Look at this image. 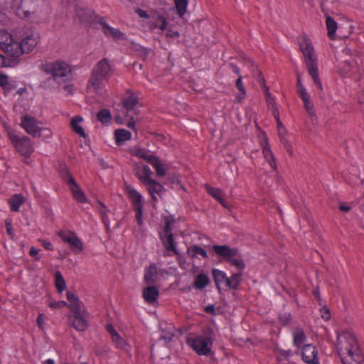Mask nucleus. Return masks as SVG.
<instances>
[{"mask_svg": "<svg viewBox=\"0 0 364 364\" xmlns=\"http://www.w3.org/2000/svg\"><path fill=\"white\" fill-rule=\"evenodd\" d=\"M97 118L102 124H108L111 122L112 116L109 110L103 109L97 113Z\"/></svg>", "mask_w": 364, "mask_h": 364, "instance_id": "42", "label": "nucleus"}, {"mask_svg": "<svg viewBox=\"0 0 364 364\" xmlns=\"http://www.w3.org/2000/svg\"><path fill=\"white\" fill-rule=\"evenodd\" d=\"M38 250L34 247H31L29 250V255L33 257L36 260H39L40 257L38 256Z\"/></svg>", "mask_w": 364, "mask_h": 364, "instance_id": "56", "label": "nucleus"}, {"mask_svg": "<svg viewBox=\"0 0 364 364\" xmlns=\"http://www.w3.org/2000/svg\"><path fill=\"white\" fill-rule=\"evenodd\" d=\"M0 48L14 59L18 58L17 41L5 29H0Z\"/></svg>", "mask_w": 364, "mask_h": 364, "instance_id": "12", "label": "nucleus"}, {"mask_svg": "<svg viewBox=\"0 0 364 364\" xmlns=\"http://www.w3.org/2000/svg\"><path fill=\"white\" fill-rule=\"evenodd\" d=\"M5 227L8 235L13 237L14 232L12 230V220L11 219H6L5 220Z\"/></svg>", "mask_w": 364, "mask_h": 364, "instance_id": "51", "label": "nucleus"}, {"mask_svg": "<svg viewBox=\"0 0 364 364\" xmlns=\"http://www.w3.org/2000/svg\"><path fill=\"white\" fill-rule=\"evenodd\" d=\"M166 37L168 38H178L180 36V33L176 31L171 29H168L166 33Z\"/></svg>", "mask_w": 364, "mask_h": 364, "instance_id": "57", "label": "nucleus"}, {"mask_svg": "<svg viewBox=\"0 0 364 364\" xmlns=\"http://www.w3.org/2000/svg\"><path fill=\"white\" fill-rule=\"evenodd\" d=\"M41 70L47 74H51L55 80L60 79L63 81L69 80L72 73L70 65L61 60L46 63L41 65Z\"/></svg>", "mask_w": 364, "mask_h": 364, "instance_id": "7", "label": "nucleus"}, {"mask_svg": "<svg viewBox=\"0 0 364 364\" xmlns=\"http://www.w3.org/2000/svg\"><path fill=\"white\" fill-rule=\"evenodd\" d=\"M291 319V316L289 313L284 312L279 314V321L282 325H287Z\"/></svg>", "mask_w": 364, "mask_h": 364, "instance_id": "45", "label": "nucleus"}, {"mask_svg": "<svg viewBox=\"0 0 364 364\" xmlns=\"http://www.w3.org/2000/svg\"><path fill=\"white\" fill-rule=\"evenodd\" d=\"M48 306L52 309H61L65 306H68L69 308V302L68 303L65 301H53L49 303Z\"/></svg>", "mask_w": 364, "mask_h": 364, "instance_id": "44", "label": "nucleus"}, {"mask_svg": "<svg viewBox=\"0 0 364 364\" xmlns=\"http://www.w3.org/2000/svg\"><path fill=\"white\" fill-rule=\"evenodd\" d=\"M242 281V272L233 273L230 277H228L226 282L227 288L236 289Z\"/></svg>", "mask_w": 364, "mask_h": 364, "instance_id": "31", "label": "nucleus"}, {"mask_svg": "<svg viewBox=\"0 0 364 364\" xmlns=\"http://www.w3.org/2000/svg\"><path fill=\"white\" fill-rule=\"evenodd\" d=\"M112 73L111 65L107 59L103 58L94 67L87 83V89L102 97H105L107 90L105 84Z\"/></svg>", "mask_w": 364, "mask_h": 364, "instance_id": "2", "label": "nucleus"}, {"mask_svg": "<svg viewBox=\"0 0 364 364\" xmlns=\"http://www.w3.org/2000/svg\"><path fill=\"white\" fill-rule=\"evenodd\" d=\"M13 65L12 61L6 59V58L0 54V68L11 67Z\"/></svg>", "mask_w": 364, "mask_h": 364, "instance_id": "50", "label": "nucleus"}, {"mask_svg": "<svg viewBox=\"0 0 364 364\" xmlns=\"http://www.w3.org/2000/svg\"><path fill=\"white\" fill-rule=\"evenodd\" d=\"M160 238L166 250L164 256H171L170 252H172L175 255H178V251L176 249V242L174 241L173 235H168V236H160Z\"/></svg>", "mask_w": 364, "mask_h": 364, "instance_id": "20", "label": "nucleus"}, {"mask_svg": "<svg viewBox=\"0 0 364 364\" xmlns=\"http://www.w3.org/2000/svg\"><path fill=\"white\" fill-rule=\"evenodd\" d=\"M297 94L299 97L302 100L304 104L309 103L310 100V95L307 92L306 88L301 83L300 77L297 78Z\"/></svg>", "mask_w": 364, "mask_h": 364, "instance_id": "35", "label": "nucleus"}, {"mask_svg": "<svg viewBox=\"0 0 364 364\" xmlns=\"http://www.w3.org/2000/svg\"><path fill=\"white\" fill-rule=\"evenodd\" d=\"M136 175L144 185L152 179V171L147 165L138 166L136 168Z\"/></svg>", "mask_w": 364, "mask_h": 364, "instance_id": "23", "label": "nucleus"}, {"mask_svg": "<svg viewBox=\"0 0 364 364\" xmlns=\"http://www.w3.org/2000/svg\"><path fill=\"white\" fill-rule=\"evenodd\" d=\"M112 341L115 348L128 352L129 346L126 341L119 334L115 335V336L112 338Z\"/></svg>", "mask_w": 364, "mask_h": 364, "instance_id": "41", "label": "nucleus"}, {"mask_svg": "<svg viewBox=\"0 0 364 364\" xmlns=\"http://www.w3.org/2000/svg\"><path fill=\"white\" fill-rule=\"evenodd\" d=\"M304 106L310 117V120L311 123L314 124H316L317 117L315 114L314 104L311 102V100H309V103H307V105L304 104Z\"/></svg>", "mask_w": 364, "mask_h": 364, "instance_id": "43", "label": "nucleus"}, {"mask_svg": "<svg viewBox=\"0 0 364 364\" xmlns=\"http://www.w3.org/2000/svg\"><path fill=\"white\" fill-rule=\"evenodd\" d=\"M157 267L155 263H151L144 270V282L148 284H153L156 282L157 279Z\"/></svg>", "mask_w": 364, "mask_h": 364, "instance_id": "25", "label": "nucleus"}, {"mask_svg": "<svg viewBox=\"0 0 364 364\" xmlns=\"http://www.w3.org/2000/svg\"><path fill=\"white\" fill-rule=\"evenodd\" d=\"M9 81V77L6 74L0 73V87L4 86Z\"/></svg>", "mask_w": 364, "mask_h": 364, "instance_id": "59", "label": "nucleus"}, {"mask_svg": "<svg viewBox=\"0 0 364 364\" xmlns=\"http://www.w3.org/2000/svg\"><path fill=\"white\" fill-rule=\"evenodd\" d=\"M125 193L135 211L136 223L141 227L143 225L144 198L137 190L132 186H127Z\"/></svg>", "mask_w": 364, "mask_h": 364, "instance_id": "10", "label": "nucleus"}, {"mask_svg": "<svg viewBox=\"0 0 364 364\" xmlns=\"http://www.w3.org/2000/svg\"><path fill=\"white\" fill-rule=\"evenodd\" d=\"M144 186L146 187L150 194H159L163 189L161 184L154 179H151L149 183L147 182L145 183Z\"/></svg>", "mask_w": 364, "mask_h": 364, "instance_id": "39", "label": "nucleus"}, {"mask_svg": "<svg viewBox=\"0 0 364 364\" xmlns=\"http://www.w3.org/2000/svg\"><path fill=\"white\" fill-rule=\"evenodd\" d=\"M105 328L107 331L110 334L112 338H114L115 335L119 334L112 324H107Z\"/></svg>", "mask_w": 364, "mask_h": 364, "instance_id": "54", "label": "nucleus"}, {"mask_svg": "<svg viewBox=\"0 0 364 364\" xmlns=\"http://www.w3.org/2000/svg\"><path fill=\"white\" fill-rule=\"evenodd\" d=\"M61 176L63 180L69 186V188L73 194V198L80 203H87V198L84 193L80 188L74 178L68 169L62 171Z\"/></svg>", "mask_w": 364, "mask_h": 364, "instance_id": "14", "label": "nucleus"}, {"mask_svg": "<svg viewBox=\"0 0 364 364\" xmlns=\"http://www.w3.org/2000/svg\"><path fill=\"white\" fill-rule=\"evenodd\" d=\"M187 343L198 355H209L213 346V341L208 335H198L188 338Z\"/></svg>", "mask_w": 364, "mask_h": 364, "instance_id": "9", "label": "nucleus"}, {"mask_svg": "<svg viewBox=\"0 0 364 364\" xmlns=\"http://www.w3.org/2000/svg\"><path fill=\"white\" fill-rule=\"evenodd\" d=\"M8 21L9 20H8V17H7L6 14L0 11V23L6 24Z\"/></svg>", "mask_w": 364, "mask_h": 364, "instance_id": "63", "label": "nucleus"}, {"mask_svg": "<svg viewBox=\"0 0 364 364\" xmlns=\"http://www.w3.org/2000/svg\"><path fill=\"white\" fill-rule=\"evenodd\" d=\"M96 208L98 210L101 216L108 214V212H109L108 209L105 205V204L100 201L97 202Z\"/></svg>", "mask_w": 364, "mask_h": 364, "instance_id": "47", "label": "nucleus"}, {"mask_svg": "<svg viewBox=\"0 0 364 364\" xmlns=\"http://www.w3.org/2000/svg\"><path fill=\"white\" fill-rule=\"evenodd\" d=\"M55 286L58 293H62L66 289L65 281L60 271L55 272L54 274Z\"/></svg>", "mask_w": 364, "mask_h": 364, "instance_id": "38", "label": "nucleus"}, {"mask_svg": "<svg viewBox=\"0 0 364 364\" xmlns=\"http://www.w3.org/2000/svg\"><path fill=\"white\" fill-rule=\"evenodd\" d=\"M66 296L69 301V319L72 326L78 331H85L88 327L89 312L82 301L74 293L67 291Z\"/></svg>", "mask_w": 364, "mask_h": 364, "instance_id": "3", "label": "nucleus"}, {"mask_svg": "<svg viewBox=\"0 0 364 364\" xmlns=\"http://www.w3.org/2000/svg\"><path fill=\"white\" fill-rule=\"evenodd\" d=\"M164 232V234L161 235V236H168V235H173L171 233L170 224L168 222L165 224Z\"/></svg>", "mask_w": 364, "mask_h": 364, "instance_id": "61", "label": "nucleus"}, {"mask_svg": "<svg viewBox=\"0 0 364 364\" xmlns=\"http://www.w3.org/2000/svg\"><path fill=\"white\" fill-rule=\"evenodd\" d=\"M159 295V289L156 286H149L143 290V298L148 304H153Z\"/></svg>", "mask_w": 364, "mask_h": 364, "instance_id": "24", "label": "nucleus"}, {"mask_svg": "<svg viewBox=\"0 0 364 364\" xmlns=\"http://www.w3.org/2000/svg\"><path fill=\"white\" fill-rule=\"evenodd\" d=\"M237 88L240 92H245V88L242 84V76L239 75L235 84Z\"/></svg>", "mask_w": 364, "mask_h": 364, "instance_id": "55", "label": "nucleus"}, {"mask_svg": "<svg viewBox=\"0 0 364 364\" xmlns=\"http://www.w3.org/2000/svg\"><path fill=\"white\" fill-rule=\"evenodd\" d=\"M134 114H130V115L129 116L130 117V119H129V121L127 124V126L132 129H135V122L134 120Z\"/></svg>", "mask_w": 364, "mask_h": 364, "instance_id": "60", "label": "nucleus"}, {"mask_svg": "<svg viewBox=\"0 0 364 364\" xmlns=\"http://www.w3.org/2000/svg\"><path fill=\"white\" fill-rule=\"evenodd\" d=\"M37 325L40 329L43 330L44 328V322H45V315L43 314H39L37 318Z\"/></svg>", "mask_w": 364, "mask_h": 364, "instance_id": "52", "label": "nucleus"}, {"mask_svg": "<svg viewBox=\"0 0 364 364\" xmlns=\"http://www.w3.org/2000/svg\"><path fill=\"white\" fill-rule=\"evenodd\" d=\"M150 164L155 169L158 176L162 177L166 175L168 166L159 157L156 156L152 161H150Z\"/></svg>", "mask_w": 364, "mask_h": 364, "instance_id": "27", "label": "nucleus"}, {"mask_svg": "<svg viewBox=\"0 0 364 364\" xmlns=\"http://www.w3.org/2000/svg\"><path fill=\"white\" fill-rule=\"evenodd\" d=\"M265 89H266L265 97H266V101H267V105L269 107H274L275 103H274V97L271 95V94L269 93L268 88L267 87H265Z\"/></svg>", "mask_w": 364, "mask_h": 364, "instance_id": "48", "label": "nucleus"}, {"mask_svg": "<svg viewBox=\"0 0 364 364\" xmlns=\"http://www.w3.org/2000/svg\"><path fill=\"white\" fill-rule=\"evenodd\" d=\"M16 87V85L11 82L8 81L6 82V85L4 86H2L1 88L3 89L4 95H8L11 93L12 90H14Z\"/></svg>", "mask_w": 364, "mask_h": 364, "instance_id": "46", "label": "nucleus"}, {"mask_svg": "<svg viewBox=\"0 0 364 364\" xmlns=\"http://www.w3.org/2000/svg\"><path fill=\"white\" fill-rule=\"evenodd\" d=\"M212 248L217 255L229 262L239 272H242L245 269V263L237 249L231 248L225 245H214Z\"/></svg>", "mask_w": 364, "mask_h": 364, "instance_id": "6", "label": "nucleus"}, {"mask_svg": "<svg viewBox=\"0 0 364 364\" xmlns=\"http://www.w3.org/2000/svg\"><path fill=\"white\" fill-rule=\"evenodd\" d=\"M57 235L64 242L69 244L74 253L79 254L82 251L83 243L73 231L63 230L58 231Z\"/></svg>", "mask_w": 364, "mask_h": 364, "instance_id": "15", "label": "nucleus"}, {"mask_svg": "<svg viewBox=\"0 0 364 364\" xmlns=\"http://www.w3.org/2000/svg\"><path fill=\"white\" fill-rule=\"evenodd\" d=\"M277 132H278V134L280 138L281 142L283 144L287 151L290 155H292L293 154L292 146L285 136L286 129H285L284 126L283 125L282 121L277 122Z\"/></svg>", "mask_w": 364, "mask_h": 364, "instance_id": "26", "label": "nucleus"}, {"mask_svg": "<svg viewBox=\"0 0 364 364\" xmlns=\"http://www.w3.org/2000/svg\"><path fill=\"white\" fill-rule=\"evenodd\" d=\"M82 23L88 25L93 21L97 22L101 26V29L107 37H111L114 41H119L124 38V34L119 29L114 28L107 24L105 18L95 15L92 11L80 9L76 14Z\"/></svg>", "mask_w": 364, "mask_h": 364, "instance_id": "5", "label": "nucleus"}, {"mask_svg": "<svg viewBox=\"0 0 364 364\" xmlns=\"http://www.w3.org/2000/svg\"><path fill=\"white\" fill-rule=\"evenodd\" d=\"M302 360L308 364H319L318 350L311 345H305L302 350Z\"/></svg>", "mask_w": 364, "mask_h": 364, "instance_id": "19", "label": "nucleus"}, {"mask_svg": "<svg viewBox=\"0 0 364 364\" xmlns=\"http://www.w3.org/2000/svg\"><path fill=\"white\" fill-rule=\"evenodd\" d=\"M82 121V117L80 116H75L74 117L71 122H70V126L73 129V130L80 136L82 137H85V133L84 132V129L81 126L79 125L80 122Z\"/></svg>", "mask_w": 364, "mask_h": 364, "instance_id": "37", "label": "nucleus"}, {"mask_svg": "<svg viewBox=\"0 0 364 364\" xmlns=\"http://www.w3.org/2000/svg\"><path fill=\"white\" fill-rule=\"evenodd\" d=\"M326 25L328 30V36L333 39L337 30V23L330 16L326 19Z\"/></svg>", "mask_w": 364, "mask_h": 364, "instance_id": "40", "label": "nucleus"}, {"mask_svg": "<svg viewBox=\"0 0 364 364\" xmlns=\"http://www.w3.org/2000/svg\"><path fill=\"white\" fill-rule=\"evenodd\" d=\"M101 218H102V221L103 224L105 225V226L106 227V228L107 230H109V229L110 223H109V217H108V214H106L105 215L101 216Z\"/></svg>", "mask_w": 364, "mask_h": 364, "instance_id": "62", "label": "nucleus"}, {"mask_svg": "<svg viewBox=\"0 0 364 364\" xmlns=\"http://www.w3.org/2000/svg\"><path fill=\"white\" fill-rule=\"evenodd\" d=\"M306 341V336L301 328H296L293 333V344L299 348Z\"/></svg>", "mask_w": 364, "mask_h": 364, "instance_id": "32", "label": "nucleus"}, {"mask_svg": "<svg viewBox=\"0 0 364 364\" xmlns=\"http://www.w3.org/2000/svg\"><path fill=\"white\" fill-rule=\"evenodd\" d=\"M178 16L183 18L187 11L188 0H173Z\"/></svg>", "mask_w": 364, "mask_h": 364, "instance_id": "36", "label": "nucleus"}, {"mask_svg": "<svg viewBox=\"0 0 364 364\" xmlns=\"http://www.w3.org/2000/svg\"><path fill=\"white\" fill-rule=\"evenodd\" d=\"M187 254L188 257L193 258L196 257L198 255H200L203 258L208 257L205 250L196 245L189 247L187 250Z\"/></svg>", "mask_w": 364, "mask_h": 364, "instance_id": "33", "label": "nucleus"}, {"mask_svg": "<svg viewBox=\"0 0 364 364\" xmlns=\"http://www.w3.org/2000/svg\"><path fill=\"white\" fill-rule=\"evenodd\" d=\"M21 127L30 135L36 136L40 134L41 130L38 122L33 117L26 115L23 117Z\"/></svg>", "mask_w": 364, "mask_h": 364, "instance_id": "17", "label": "nucleus"}, {"mask_svg": "<svg viewBox=\"0 0 364 364\" xmlns=\"http://www.w3.org/2000/svg\"><path fill=\"white\" fill-rule=\"evenodd\" d=\"M212 273L218 290L227 288L226 282H228V277L226 273L218 269H213Z\"/></svg>", "mask_w": 364, "mask_h": 364, "instance_id": "22", "label": "nucleus"}, {"mask_svg": "<svg viewBox=\"0 0 364 364\" xmlns=\"http://www.w3.org/2000/svg\"><path fill=\"white\" fill-rule=\"evenodd\" d=\"M204 310L207 314H210L212 315L216 314L215 308L214 305L210 304V305L206 306L205 307Z\"/></svg>", "mask_w": 364, "mask_h": 364, "instance_id": "58", "label": "nucleus"}, {"mask_svg": "<svg viewBox=\"0 0 364 364\" xmlns=\"http://www.w3.org/2000/svg\"><path fill=\"white\" fill-rule=\"evenodd\" d=\"M39 242L46 250L50 251L53 250V245L50 242L46 240H39Z\"/></svg>", "mask_w": 364, "mask_h": 364, "instance_id": "53", "label": "nucleus"}, {"mask_svg": "<svg viewBox=\"0 0 364 364\" xmlns=\"http://www.w3.org/2000/svg\"><path fill=\"white\" fill-rule=\"evenodd\" d=\"M37 0H13L11 9L19 18H29L35 12Z\"/></svg>", "mask_w": 364, "mask_h": 364, "instance_id": "11", "label": "nucleus"}, {"mask_svg": "<svg viewBox=\"0 0 364 364\" xmlns=\"http://www.w3.org/2000/svg\"><path fill=\"white\" fill-rule=\"evenodd\" d=\"M260 144L262 149V154L265 161L269 164L270 167L273 170L276 171L277 168L276 159L268 144L267 136L264 135L261 138Z\"/></svg>", "mask_w": 364, "mask_h": 364, "instance_id": "18", "label": "nucleus"}, {"mask_svg": "<svg viewBox=\"0 0 364 364\" xmlns=\"http://www.w3.org/2000/svg\"><path fill=\"white\" fill-rule=\"evenodd\" d=\"M157 20L158 21L161 22L160 25L159 26V29L162 31H164L168 26V21H166V18L163 16H159Z\"/></svg>", "mask_w": 364, "mask_h": 364, "instance_id": "49", "label": "nucleus"}, {"mask_svg": "<svg viewBox=\"0 0 364 364\" xmlns=\"http://www.w3.org/2000/svg\"><path fill=\"white\" fill-rule=\"evenodd\" d=\"M24 200L21 194H14L8 201L10 208L14 212H18Z\"/></svg>", "mask_w": 364, "mask_h": 364, "instance_id": "30", "label": "nucleus"}, {"mask_svg": "<svg viewBox=\"0 0 364 364\" xmlns=\"http://www.w3.org/2000/svg\"><path fill=\"white\" fill-rule=\"evenodd\" d=\"M6 132L16 151L24 157H30L34 151L31 139L26 136H20L17 135L11 129H8Z\"/></svg>", "mask_w": 364, "mask_h": 364, "instance_id": "8", "label": "nucleus"}, {"mask_svg": "<svg viewBox=\"0 0 364 364\" xmlns=\"http://www.w3.org/2000/svg\"><path fill=\"white\" fill-rule=\"evenodd\" d=\"M272 114H273L274 119H276V121L277 122L281 121L280 118H279V114L278 109L276 107H272Z\"/></svg>", "mask_w": 364, "mask_h": 364, "instance_id": "64", "label": "nucleus"}, {"mask_svg": "<svg viewBox=\"0 0 364 364\" xmlns=\"http://www.w3.org/2000/svg\"><path fill=\"white\" fill-rule=\"evenodd\" d=\"M300 50L304 57V62L314 84L321 91L323 90L322 83L319 78L318 61L315 55L314 47L310 39L304 35L298 38Z\"/></svg>", "mask_w": 364, "mask_h": 364, "instance_id": "4", "label": "nucleus"}, {"mask_svg": "<svg viewBox=\"0 0 364 364\" xmlns=\"http://www.w3.org/2000/svg\"><path fill=\"white\" fill-rule=\"evenodd\" d=\"M205 188L209 195L217 200L223 207L228 208V203L224 199L225 193L221 189L212 187L208 184L205 185Z\"/></svg>", "mask_w": 364, "mask_h": 364, "instance_id": "21", "label": "nucleus"}, {"mask_svg": "<svg viewBox=\"0 0 364 364\" xmlns=\"http://www.w3.org/2000/svg\"><path fill=\"white\" fill-rule=\"evenodd\" d=\"M114 136L116 139V143L120 145L124 141L129 140L132 137V134L127 129H120L115 130Z\"/></svg>", "mask_w": 364, "mask_h": 364, "instance_id": "29", "label": "nucleus"}, {"mask_svg": "<svg viewBox=\"0 0 364 364\" xmlns=\"http://www.w3.org/2000/svg\"><path fill=\"white\" fill-rule=\"evenodd\" d=\"M38 43V35L33 31L25 33L21 36V42L17 41L18 50V58L23 53L31 52Z\"/></svg>", "mask_w": 364, "mask_h": 364, "instance_id": "13", "label": "nucleus"}, {"mask_svg": "<svg viewBox=\"0 0 364 364\" xmlns=\"http://www.w3.org/2000/svg\"><path fill=\"white\" fill-rule=\"evenodd\" d=\"M132 154H133V155H134L136 156H138L141 159H144L149 164H150V161H152L154 160V159H155L156 157V156L151 154L149 151L146 150L144 149H141V148H134L132 150Z\"/></svg>", "mask_w": 364, "mask_h": 364, "instance_id": "28", "label": "nucleus"}, {"mask_svg": "<svg viewBox=\"0 0 364 364\" xmlns=\"http://www.w3.org/2000/svg\"><path fill=\"white\" fill-rule=\"evenodd\" d=\"M209 282L208 277L204 273H200L195 277L193 286L196 289H202L208 286Z\"/></svg>", "mask_w": 364, "mask_h": 364, "instance_id": "34", "label": "nucleus"}, {"mask_svg": "<svg viewBox=\"0 0 364 364\" xmlns=\"http://www.w3.org/2000/svg\"><path fill=\"white\" fill-rule=\"evenodd\" d=\"M122 102L126 116H129L130 114H136V107L139 102V97L134 92L130 90L127 91Z\"/></svg>", "mask_w": 364, "mask_h": 364, "instance_id": "16", "label": "nucleus"}, {"mask_svg": "<svg viewBox=\"0 0 364 364\" xmlns=\"http://www.w3.org/2000/svg\"><path fill=\"white\" fill-rule=\"evenodd\" d=\"M337 350L343 364H364L355 336L348 331L337 334Z\"/></svg>", "mask_w": 364, "mask_h": 364, "instance_id": "1", "label": "nucleus"}]
</instances>
